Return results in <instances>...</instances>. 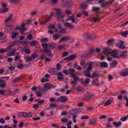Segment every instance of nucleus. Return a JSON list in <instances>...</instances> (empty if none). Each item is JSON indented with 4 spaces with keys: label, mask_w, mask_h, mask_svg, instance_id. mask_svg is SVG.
I'll list each match as a JSON object with an SVG mask.
<instances>
[{
    "label": "nucleus",
    "mask_w": 128,
    "mask_h": 128,
    "mask_svg": "<svg viewBox=\"0 0 128 128\" xmlns=\"http://www.w3.org/2000/svg\"><path fill=\"white\" fill-rule=\"evenodd\" d=\"M18 117H24L25 118H31L32 116V112H21L18 113L17 114Z\"/></svg>",
    "instance_id": "obj_1"
},
{
    "label": "nucleus",
    "mask_w": 128,
    "mask_h": 128,
    "mask_svg": "<svg viewBox=\"0 0 128 128\" xmlns=\"http://www.w3.org/2000/svg\"><path fill=\"white\" fill-rule=\"evenodd\" d=\"M54 10L56 11L58 16L57 20L60 21L61 18H63L64 17L65 15L62 13V10L59 8H54Z\"/></svg>",
    "instance_id": "obj_2"
},
{
    "label": "nucleus",
    "mask_w": 128,
    "mask_h": 128,
    "mask_svg": "<svg viewBox=\"0 0 128 128\" xmlns=\"http://www.w3.org/2000/svg\"><path fill=\"white\" fill-rule=\"evenodd\" d=\"M6 6L7 4L5 2L2 3L1 6L2 8H0V13H5L8 12V8L6 7Z\"/></svg>",
    "instance_id": "obj_3"
},
{
    "label": "nucleus",
    "mask_w": 128,
    "mask_h": 128,
    "mask_svg": "<svg viewBox=\"0 0 128 128\" xmlns=\"http://www.w3.org/2000/svg\"><path fill=\"white\" fill-rule=\"evenodd\" d=\"M26 24V23L23 22L20 25L17 26L16 28V30H19L20 31L21 34H22V32L24 31L26 29L25 26Z\"/></svg>",
    "instance_id": "obj_4"
},
{
    "label": "nucleus",
    "mask_w": 128,
    "mask_h": 128,
    "mask_svg": "<svg viewBox=\"0 0 128 128\" xmlns=\"http://www.w3.org/2000/svg\"><path fill=\"white\" fill-rule=\"evenodd\" d=\"M92 36L93 35L92 34L88 32L84 34L83 35V36L85 38L91 40L95 37V36Z\"/></svg>",
    "instance_id": "obj_5"
},
{
    "label": "nucleus",
    "mask_w": 128,
    "mask_h": 128,
    "mask_svg": "<svg viewBox=\"0 0 128 128\" xmlns=\"http://www.w3.org/2000/svg\"><path fill=\"white\" fill-rule=\"evenodd\" d=\"M91 68L90 67H88L87 70L83 72V74L85 76H90V71L91 70Z\"/></svg>",
    "instance_id": "obj_6"
},
{
    "label": "nucleus",
    "mask_w": 128,
    "mask_h": 128,
    "mask_svg": "<svg viewBox=\"0 0 128 128\" xmlns=\"http://www.w3.org/2000/svg\"><path fill=\"white\" fill-rule=\"evenodd\" d=\"M67 98L65 96H61L57 99V102H64L67 100Z\"/></svg>",
    "instance_id": "obj_7"
},
{
    "label": "nucleus",
    "mask_w": 128,
    "mask_h": 128,
    "mask_svg": "<svg viewBox=\"0 0 128 128\" xmlns=\"http://www.w3.org/2000/svg\"><path fill=\"white\" fill-rule=\"evenodd\" d=\"M13 26L9 25L4 28V31L5 33H8L10 32L11 30L13 28Z\"/></svg>",
    "instance_id": "obj_8"
},
{
    "label": "nucleus",
    "mask_w": 128,
    "mask_h": 128,
    "mask_svg": "<svg viewBox=\"0 0 128 128\" xmlns=\"http://www.w3.org/2000/svg\"><path fill=\"white\" fill-rule=\"evenodd\" d=\"M76 57V56L75 54L71 55L68 57L65 58V60L67 61L72 60L75 59Z\"/></svg>",
    "instance_id": "obj_9"
},
{
    "label": "nucleus",
    "mask_w": 128,
    "mask_h": 128,
    "mask_svg": "<svg viewBox=\"0 0 128 128\" xmlns=\"http://www.w3.org/2000/svg\"><path fill=\"white\" fill-rule=\"evenodd\" d=\"M124 44V42L123 41H120L117 43V44L119 45L118 48L120 49H123L125 48V46H123V44Z\"/></svg>",
    "instance_id": "obj_10"
},
{
    "label": "nucleus",
    "mask_w": 128,
    "mask_h": 128,
    "mask_svg": "<svg viewBox=\"0 0 128 128\" xmlns=\"http://www.w3.org/2000/svg\"><path fill=\"white\" fill-rule=\"evenodd\" d=\"M58 75V79L60 81H62L64 79V75L61 72H59L56 74Z\"/></svg>",
    "instance_id": "obj_11"
},
{
    "label": "nucleus",
    "mask_w": 128,
    "mask_h": 128,
    "mask_svg": "<svg viewBox=\"0 0 128 128\" xmlns=\"http://www.w3.org/2000/svg\"><path fill=\"white\" fill-rule=\"evenodd\" d=\"M69 73L70 74V76L73 77L77 76V75L74 73L75 70H74L72 68L69 69Z\"/></svg>",
    "instance_id": "obj_12"
},
{
    "label": "nucleus",
    "mask_w": 128,
    "mask_h": 128,
    "mask_svg": "<svg viewBox=\"0 0 128 128\" xmlns=\"http://www.w3.org/2000/svg\"><path fill=\"white\" fill-rule=\"evenodd\" d=\"M55 31L56 32L62 34H64L66 33V30L64 28L60 30H58V29H56L55 30Z\"/></svg>",
    "instance_id": "obj_13"
},
{
    "label": "nucleus",
    "mask_w": 128,
    "mask_h": 128,
    "mask_svg": "<svg viewBox=\"0 0 128 128\" xmlns=\"http://www.w3.org/2000/svg\"><path fill=\"white\" fill-rule=\"evenodd\" d=\"M100 18L99 16H97L96 17H92L90 18L91 20L94 22H99Z\"/></svg>",
    "instance_id": "obj_14"
},
{
    "label": "nucleus",
    "mask_w": 128,
    "mask_h": 128,
    "mask_svg": "<svg viewBox=\"0 0 128 128\" xmlns=\"http://www.w3.org/2000/svg\"><path fill=\"white\" fill-rule=\"evenodd\" d=\"M53 13L52 12L51 13V14L48 16L47 19L43 22L41 23L40 24H46V23L47 22L49 21L51 19V18L53 16Z\"/></svg>",
    "instance_id": "obj_15"
},
{
    "label": "nucleus",
    "mask_w": 128,
    "mask_h": 128,
    "mask_svg": "<svg viewBox=\"0 0 128 128\" xmlns=\"http://www.w3.org/2000/svg\"><path fill=\"white\" fill-rule=\"evenodd\" d=\"M64 24L66 26L71 28H73L74 27V26H73L72 24L68 23L67 22H65Z\"/></svg>",
    "instance_id": "obj_16"
},
{
    "label": "nucleus",
    "mask_w": 128,
    "mask_h": 128,
    "mask_svg": "<svg viewBox=\"0 0 128 128\" xmlns=\"http://www.w3.org/2000/svg\"><path fill=\"white\" fill-rule=\"evenodd\" d=\"M111 52L110 49L108 48H104L103 51V53L105 55H108L110 54Z\"/></svg>",
    "instance_id": "obj_17"
},
{
    "label": "nucleus",
    "mask_w": 128,
    "mask_h": 128,
    "mask_svg": "<svg viewBox=\"0 0 128 128\" xmlns=\"http://www.w3.org/2000/svg\"><path fill=\"white\" fill-rule=\"evenodd\" d=\"M94 50L93 48L91 49L89 51V52L87 54L86 56L87 57H90L94 53Z\"/></svg>",
    "instance_id": "obj_18"
},
{
    "label": "nucleus",
    "mask_w": 128,
    "mask_h": 128,
    "mask_svg": "<svg viewBox=\"0 0 128 128\" xmlns=\"http://www.w3.org/2000/svg\"><path fill=\"white\" fill-rule=\"evenodd\" d=\"M56 70L55 68H52L48 70V72L50 73L53 75H56L57 73L56 72Z\"/></svg>",
    "instance_id": "obj_19"
},
{
    "label": "nucleus",
    "mask_w": 128,
    "mask_h": 128,
    "mask_svg": "<svg viewBox=\"0 0 128 128\" xmlns=\"http://www.w3.org/2000/svg\"><path fill=\"white\" fill-rule=\"evenodd\" d=\"M120 74L123 76H126L128 75V70H126L122 71L120 72Z\"/></svg>",
    "instance_id": "obj_20"
},
{
    "label": "nucleus",
    "mask_w": 128,
    "mask_h": 128,
    "mask_svg": "<svg viewBox=\"0 0 128 128\" xmlns=\"http://www.w3.org/2000/svg\"><path fill=\"white\" fill-rule=\"evenodd\" d=\"M113 124L116 127L118 128L122 125V123L120 121L118 122H113Z\"/></svg>",
    "instance_id": "obj_21"
},
{
    "label": "nucleus",
    "mask_w": 128,
    "mask_h": 128,
    "mask_svg": "<svg viewBox=\"0 0 128 128\" xmlns=\"http://www.w3.org/2000/svg\"><path fill=\"white\" fill-rule=\"evenodd\" d=\"M82 110L83 109L82 108L73 109L72 110V111L73 112V114L78 113L81 112Z\"/></svg>",
    "instance_id": "obj_22"
},
{
    "label": "nucleus",
    "mask_w": 128,
    "mask_h": 128,
    "mask_svg": "<svg viewBox=\"0 0 128 128\" xmlns=\"http://www.w3.org/2000/svg\"><path fill=\"white\" fill-rule=\"evenodd\" d=\"M70 38L68 36H66L61 38L60 40L58 41V42H62L68 40Z\"/></svg>",
    "instance_id": "obj_23"
},
{
    "label": "nucleus",
    "mask_w": 128,
    "mask_h": 128,
    "mask_svg": "<svg viewBox=\"0 0 128 128\" xmlns=\"http://www.w3.org/2000/svg\"><path fill=\"white\" fill-rule=\"evenodd\" d=\"M6 82L3 80H0V88H4L6 86Z\"/></svg>",
    "instance_id": "obj_24"
},
{
    "label": "nucleus",
    "mask_w": 128,
    "mask_h": 128,
    "mask_svg": "<svg viewBox=\"0 0 128 128\" xmlns=\"http://www.w3.org/2000/svg\"><path fill=\"white\" fill-rule=\"evenodd\" d=\"M117 64L118 63L116 61L113 60L110 63V66L111 68H114L117 66Z\"/></svg>",
    "instance_id": "obj_25"
},
{
    "label": "nucleus",
    "mask_w": 128,
    "mask_h": 128,
    "mask_svg": "<svg viewBox=\"0 0 128 128\" xmlns=\"http://www.w3.org/2000/svg\"><path fill=\"white\" fill-rule=\"evenodd\" d=\"M72 78L74 80L71 82V83L75 85L77 84L78 78L77 77V76L73 77Z\"/></svg>",
    "instance_id": "obj_26"
},
{
    "label": "nucleus",
    "mask_w": 128,
    "mask_h": 128,
    "mask_svg": "<svg viewBox=\"0 0 128 128\" xmlns=\"http://www.w3.org/2000/svg\"><path fill=\"white\" fill-rule=\"evenodd\" d=\"M99 76V74L97 72H95L92 75H90V77L92 78H94L95 77H98Z\"/></svg>",
    "instance_id": "obj_27"
},
{
    "label": "nucleus",
    "mask_w": 128,
    "mask_h": 128,
    "mask_svg": "<svg viewBox=\"0 0 128 128\" xmlns=\"http://www.w3.org/2000/svg\"><path fill=\"white\" fill-rule=\"evenodd\" d=\"M43 51L46 53H48L50 56V57L52 56V53L48 48H46Z\"/></svg>",
    "instance_id": "obj_28"
},
{
    "label": "nucleus",
    "mask_w": 128,
    "mask_h": 128,
    "mask_svg": "<svg viewBox=\"0 0 128 128\" xmlns=\"http://www.w3.org/2000/svg\"><path fill=\"white\" fill-rule=\"evenodd\" d=\"M111 56L114 58H118L119 56L117 55V53L114 51H112L111 53Z\"/></svg>",
    "instance_id": "obj_29"
},
{
    "label": "nucleus",
    "mask_w": 128,
    "mask_h": 128,
    "mask_svg": "<svg viewBox=\"0 0 128 128\" xmlns=\"http://www.w3.org/2000/svg\"><path fill=\"white\" fill-rule=\"evenodd\" d=\"M53 39L54 40H56L60 37V35L58 34H54L52 36Z\"/></svg>",
    "instance_id": "obj_30"
},
{
    "label": "nucleus",
    "mask_w": 128,
    "mask_h": 128,
    "mask_svg": "<svg viewBox=\"0 0 128 128\" xmlns=\"http://www.w3.org/2000/svg\"><path fill=\"white\" fill-rule=\"evenodd\" d=\"M101 67L104 68H107L108 66L107 64L105 62H101L100 64Z\"/></svg>",
    "instance_id": "obj_31"
},
{
    "label": "nucleus",
    "mask_w": 128,
    "mask_h": 128,
    "mask_svg": "<svg viewBox=\"0 0 128 128\" xmlns=\"http://www.w3.org/2000/svg\"><path fill=\"white\" fill-rule=\"evenodd\" d=\"M111 101L110 99H108L107 100L104 104V106H107L110 105L111 103Z\"/></svg>",
    "instance_id": "obj_32"
},
{
    "label": "nucleus",
    "mask_w": 128,
    "mask_h": 128,
    "mask_svg": "<svg viewBox=\"0 0 128 128\" xmlns=\"http://www.w3.org/2000/svg\"><path fill=\"white\" fill-rule=\"evenodd\" d=\"M20 79V78L19 77H18L16 78L13 80L11 82L12 83V84L15 83H16L19 81Z\"/></svg>",
    "instance_id": "obj_33"
},
{
    "label": "nucleus",
    "mask_w": 128,
    "mask_h": 128,
    "mask_svg": "<svg viewBox=\"0 0 128 128\" xmlns=\"http://www.w3.org/2000/svg\"><path fill=\"white\" fill-rule=\"evenodd\" d=\"M121 34L122 36H123L125 37H126L128 35V31L126 30L125 32H122L121 33Z\"/></svg>",
    "instance_id": "obj_34"
},
{
    "label": "nucleus",
    "mask_w": 128,
    "mask_h": 128,
    "mask_svg": "<svg viewBox=\"0 0 128 128\" xmlns=\"http://www.w3.org/2000/svg\"><path fill=\"white\" fill-rule=\"evenodd\" d=\"M18 33L17 32H12V38H15L18 35Z\"/></svg>",
    "instance_id": "obj_35"
},
{
    "label": "nucleus",
    "mask_w": 128,
    "mask_h": 128,
    "mask_svg": "<svg viewBox=\"0 0 128 128\" xmlns=\"http://www.w3.org/2000/svg\"><path fill=\"white\" fill-rule=\"evenodd\" d=\"M40 118L38 116L36 115H34V117H32V119L36 121L40 120Z\"/></svg>",
    "instance_id": "obj_36"
},
{
    "label": "nucleus",
    "mask_w": 128,
    "mask_h": 128,
    "mask_svg": "<svg viewBox=\"0 0 128 128\" xmlns=\"http://www.w3.org/2000/svg\"><path fill=\"white\" fill-rule=\"evenodd\" d=\"M70 20H71L72 22L76 24V22H75L76 19L75 17L73 16H70Z\"/></svg>",
    "instance_id": "obj_37"
},
{
    "label": "nucleus",
    "mask_w": 128,
    "mask_h": 128,
    "mask_svg": "<svg viewBox=\"0 0 128 128\" xmlns=\"http://www.w3.org/2000/svg\"><path fill=\"white\" fill-rule=\"evenodd\" d=\"M52 86V85L50 83H46L44 85V87L46 88H51Z\"/></svg>",
    "instance_id": "obj_38"
},
{
    "label": "nucleus",
    "mask_w": 128,
    "mask_h": 128,
    "mask_svg": "<svg viewBox=\"0 0 128 128\" xmlns=\"http://www.w3.org/2000/svg\"><path fill=\"white\" fill-rule=\"evenodd\" d=\"M92 10L98 12L100 9V8L98 7H93L92 8Z\"/></svg>",
    "instance_id": "obj_39"
},
{
    "label": "nucleus",
    "mask_w": 128,
    "mask_h": 128,
    "mask_svg": "<svg viewBox=\"0 0 128 128\" xmlns=\"http://www.w3.org/2000/svg\"><path fill=\"white\" fill-rule=\"evenodd\" d=\"M56 46V44L54 43H50L49 44V47L52 48H54Z\"/></svg>",
    "instance_id": "obj_40"
},
{
    "label": "nucleus",
    "mask_w": 128,
    "mask_h": 128,
    "mask_svg": "<svg viewBox=\"0 0 128 128\" xmlns=\"http://www.w3.org/2000/svg\"><path fill=\"white\" fill-rule=\"evenodd\" d=\"M66 45L65 44H62L61 45L58 46V48L59 50H62L63 48L65 47Z\"/></svg>",
    "instance_id": "obj_41"
},
{
    "label": "nucleus",
    "mask_w": 128,
    "mask_h": 128,
    "mask_svg": "<svg viewBox=\"0 0 128 128\" xmlns=\"http://www.w3.org/2000/svg\"><path fill=\"white\" fill-rule=\"evenodd\" d=\"M49 81V80L47 78H46L45 79L44 78H42L41 80V82L42 83H43L44 82H46L48 81Z\"/></svg>",
    "instance_id": "obj_42"
},
{
    "label": "nucleus",
    "mask_w": 128,
    "mask_h": 128,
    "mask_svg": "<svg viewBox=\"0 0 128 128\" xmlns=\"http://www.w3.org/2000/svg\"><path fill=\"white\" fill-rule=\"evenodd\" d=\"M12 47V46L10 45L9 46L6 47V48H5L6 52L10 51L11 50Z\"/></svg>",
    "instance_id": "obj_43"
},
{
    "label": "nucleus",
    "mask_w": 128,
    "mask_h": 128,
    "mask_svg": "<svg viewBox=\"0 0 128 128\" xmlns=\"http://www.w3.org/2000/svg\"><path fill=\"white\" fill-rule=\"evenodd\" d=\"M50 106L51 108H56L57 105L54 104H50Z\"/></svg>",
    "instance_id": "obj_44"
},
{
    "label": "nucleus",
    "mask_w": 128,
    "mask_h": 128,
    "mask_svg": "<svg viewBox=\"0 0 128 128\" xmlns=\"http://www.w3.org/2000/svg\"><path fill=\"white\" fill-rule=\"evenodd\" d=\"M48 39L47 38H42L41 40V42H45L48 41Z\"/></svg>",
    "instance_id": "obj_45"
},
{
    "label": "nucleus",
    "mask_w": 128,
    "mask_h": 128,
    "mask_svg": "<svg viewBox=\"0 0 128 128\" xmlns=\"http://www.w3.org/2000/svg\"><path fill=\"white\" fill-rule=\"evenodd\" d=\"M14 54V53L12 51L9 52L6 54V55L8 56H13Z\"/></svg>",
    "instance_id": "obj_46"
},
{
    "label": "nucleus",
    "mask_w": 128,
    "mask_h": 128,
    "mask_svg": "<svg viewBox=\"0 0 128 128\" xmlns=\"http://www.w3.org/2000/svg\"><path fill=\"white\" fill-rule=\"evenodd\" d=\"M126 56V52H124L122 54H120V56L121 57H124Z\"/></svg>",
    "instance_id": "obj_47"
},
{
    "label": "nucleus",
    "mask_w": 128,
    "mask_h": 128,
    "mask_svg": "<svg viewBox=\"0 0 128 128\" xmlns=\"http://www.w3.org/2000/svg\"><path fill=\"white\" fill-rule=\"evenodd\" d=\"M56 69L59 70H60L61 69V66L59 64H58L56 66Z\"/></svg>",
    "instance_id": "obj_48"
},
{
    "label": "nucleus",
    "mask_w": 128,
    "mask_h": 128,
    "mask_svg": "<svg viewBox=\"0 0 128 128\" xmlns=\"http://www.w3.org/2000/svg\"><path fill=\"white\" fill-rule=\"evenodd\" d=\"M76 117H77V116L75 115H74L73 116L72 118H73V121L75 123H76L77 122V121H76V120L75 119V118Z\"/></svg>",
    "instance_id": "obj_49"
},
{
    "label": "nucleus",
    "mask_w": 128,
    "mask_h": 128,
    "mask_svg": "<svg viewBox=\"0 0 128 128\" xmlns=\"http://www.w3.org/2000/svg\"><path fill=\"white\" fill-rule=\"evenodd\" d=\"M50 102H57V101H56L57 100V99L55 100V99L54 98H50Z\"/></svg>",
    "instance_id": "obj_50"
},
{
    "label": "nucleus",
    "mask_w": 128,
    "mask_h": 128,
    "mask_svg": "<svg viewBox=\"0 0 128 128\" xmlns=\"http://www.w3.org/2000/svg\"><path fill=\"white\" fill-rule=\"evenodd\" d=\"M89 122L90 124H94L97 122V121L95 120H93L90 121Z\"/></svg>",
    "instance_id": "obj_51"
},
{
    "label": "nucleus",
    "mask_w": 128,
    "mask_h": 128,
    "mask_svg": "<svg viewBox=\"0 0 128 128\" xmlns=\"http://www.w3.org/2000/svg\"><path fill=\"white\" fill-rule=\"evenodd\" d=\"M90 79L89 78H87L86 79L84 82V83L88 84L90 83Z\"/></svg>",
    "instance_id": "obj_52"
},
{
    "label": "nucleus",
    "mask_w": 128,
    "mask_h": 128,
    "mask_svg": "<svg viewBox=\"0 0 128 128\" xmlns=\"http://www.w3.org/2000/svg\"><path fill=\"white\" fill-rule=\"evenodd\" d=\"M58 110H61L64 109V107L63 105H62L61 106H58L56 107Z\"/></svg>",
    "instance_id": "obj_53"
},
{
    "label": "nucleus",
    "mask_w": 128,
    "mask_h": 128,
    "mask_svg": "<svg viewBox=\"0 0 128 128\" xmlns=\"http://www.w3.org/2000/svg\"><path fill=\"white\" fill-rule=\"evenodd\" d=\"M113 41V39H111L109 40L106 42V43L108 44H110L112 43Z\"/></svg>",
    "instance_id": "obj_54"
},
{
    "label": "nucleus",
    "mask_w": 128,
    "mask_h": 128,
    "mask_svg": "<svg viewBox=\"0 0 128 128\" xmlns=\"http://www.w3.org/2000/svg\"><path fill=\"white\" fill-rule=\"evenodd\" d=\"M20 56H16L15 58L14 59V61H16L18 60H20Z\"/></svg>",
    "instance_id": "obj_55"
},
{
    "label": "nucleus",
    "mask_w": 128,
    "mask_h": 128,
    "mask_svg": "<svg viewBox=\"0 0 128 128\" xmlns=\"http://www.w3.org/2000/svg\"><path fill=\"white\" fill-rule=\"evenodd\" d=\"M48 28L51 29H53L55 28V26L54 24H50Z\"/></svg>",
    "instance_id": "obj_56"
},
{
    "label": "nucleus",
    "mask_w": 128,
    "mask_h": 128,
    "mask_svg": "<svg viewBox=\"0 0 128 128\" xmlns=\"http://www.w3.org/2000/svg\"><path fill=\"white\" fill-rule=\"evenodd\" d=\"M26 60L28 61H31L32 60V58L31 57L28 56L26 58Z\"/></svg>",
    "instance_id": "obj_57"
},
{
    "label": "nucleus",
    "mask_w": 128,
    "mask_h": 128,
    "mask_svg": "<svg viewBox=\"0 0 128 128\" xmlns=\"http://www.w3.org/2000/svg\"><path fill=\"white\" fill-rule=\"evenodd\" d=\"M94 63V62H90L89 63V66L88 67H90L91 68V69L92 70V64Z\"/></svg>",
    "instance_id": "obj_58"
},
{
    "label": "nucleus",
    "mask_w": 128,
    "mask_h": 128,
    "mask_svg": "<svg viewBox=\"0 0 128 128\" xmlns=\"http://www.w3.org/2000/svg\"><path fill=\"white\" fill-rule=\"evenodd\" d=\"M52 127H55L56 128H60V127H59L58 125L57 124H52Z\"/></svg>",
    "instance_id": "obj_59"
},
{
    "label": "nucleus",
    "mask_w": 128,
    "mask_h": 128,
    "mask_svg": "<svg viewBox=\"0 0 128 128\" xmlns=\"http://www.w3.org/2000/svg\"><path fill=\"white\" fill-rule=\"evenodd\" d=\"M36 41L35 40H33L31 42L30 44L31 45L33 46L36 44Z\"/></svg>",
    "instance_id": "obj_60"
},
{
    "label": "nucleus",
    "mask_w": 128,
    "mask_h": 128,
    "mask_svg": "<svg viewBox=\"0 0 128 128\" xmlns=\"http://www.w3.org/2000/svg\"><path fill=\"white\" fill-rule=\"evenodd\" d=\"M24 66V65L22 64H20L18 66V68L20 69H22L23 68Z\"/></svg>",
    "instance_id": "obj_61"
},
{
    "label": "nucleus",
    "mask_w": 128,
    "mask_h": 128,
    "mask_svg": "<svg viewBox=\"0 0 128 128\" xmlns=\"http://www.w3.org/2000/svg\"><path fill=\"white\" fill-rule=\"evenodd\" d=\"M68 120L66 118H62L61 119V121L62 122H66L68 121Z\"/></svg>",
    "instance_id": "obj_62"
},
{
    "label": "nucleus",
    "mask_w": 128,
    "mask_h": 128,
    "mask_svg": "<svg viewBox=\"0 0 128 128\" xmlns=\"http://www.w3.org/2000/svg\"><path fill=\"white\" fill-rule=\"evenodd\" d=\"M127 119V118L126 116L124 117H122L120 118V120L123 121H126Z\"/></svg>",
    "instance_id": "obj_63"
},
{
    "label": "nucleus",
    "mask_w": 128,
    "mask_h": 128,
    "mask_svg": "<svg viewBox=\"0 0 128 128\" xmlns=\"http://www.w3.org/2000/svg\"><path fill=\"white\" fill-rule=\"evenodd\" d=\"M81 6L83 8H85L87 7V6L86 4L84 3L81 5Z\"/></svg>",
    "instance_id": "obj_64"
}]
</instances>
